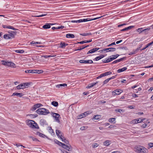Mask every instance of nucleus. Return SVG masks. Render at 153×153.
I'll return each mask as SVG.
<instances>
[{
  "mask_svg": "<svg viewBox=\"0 0 153 153\" xmlns=\"http://www.w3.org/2000/svg\"><path fill=\"white\" fill-rule=\"evenodd\" d=\"M127 69V68L126 67H124L123 68H120L118 69L117 70V72L118 73H120L126 70Z\"/></svg>",
  "mask_w": 153,
  "mask_h": 153,
  "instance_id": "23",
  "label": "nucleus"
},
{
  "mask_svg": "<svg viewBox=\"0 0 153 153\" xmlns=\"http://www.w3.org/2000/svg\"><path fill=\"white\" fill-rule=\"evenodd\" d=\"M8 33H9V35L10 37H11V38H14L15 37V35L14 34V33L11 32L10 33V32H8Z\"/></svg>",
  "mask_w": 153,
  "mask_h": 153,
  "instance_id": "49",
  "label": "nucleus"
},
{
  "mask_svg": "<svg viewBox=\"0 0 153 153\" xmlns=\"http://www.w3.org/2000/svg\"><path fill=\"white\" fill-rule=\"evenodd\" d=\"M115 118H111L109 119V122H110V123H115Z\"/></svg>",
  "mask_w": 153,
  "mask_h": 153,
  "instance_id": "43",
  "label": "nucleus"
},
{
  "mask_svg": "<svg viewBox=\"0 0 153 153\" xmlns=\"http://www.w3.org/2000/svg\"><path fill=\"white\" fill-rule=\"evenodd\" d=\"M109 80H110L109 78H108L105 79V80L103 81V85H104V84L107 83L109 81Z\"/></svg>",
  "mask_w": 153,
  "mask_h": 153,
  "instance_id": "50",
  "label": "nucleus"
},
{
  "mask_svg": "<svg viewBox=\"0 0 153 153\" xmlns=\"http://www.w3.org/2000/svg\"><path fill=\"white\" fill-rule=\"evenodd\" d=\"M35 125L34 126H33V128H36L38 129L39 128V127L37 124L35 122V123H34Z\"/></svg>",
  "mask_w": 153,
  "mask_h": 153,
  "instance_id": "47",
  "label": "nucleus"
},
{
  "mask_svg": "<svg viewBox=\"0 0 153 153\" xmlns=\"http://www.w3.org/2000/svg\"><path fill=\"white\" fill-rule=\"evenodd\" d=\"M145 120V119H141L140 118H139L138 119H134V120H133V122L134 123H139L143 122Z\"/></svg>",
  "mask_w": 153,
  "mask_h": 153,
  "instance_id": "10",
  "label": "nucleus"
},
{
  "mask_svg": "<svg viewBox=\"0 0 153 153\" xmlns=\"http://www.w3.org/2000/svg\"><path fill=\"white\" fill-rule=\"evenodd\" d=\"M40 123L41 126H44L45 125H48L46 121L44 119H42L40 120Z\"/></svg>",
  "mask_w": 153,
  "mask_h": 153,
  "instance_id": "12",
  "label": "nucleus"
},
{
  "mask_svg": "<svg viewBox=\"0 0 153 153\" xmlns=\"http://www.w3.org/2000/svg\"><path fill=\"white\" fill-rule=\"evenodd\" d=\"M91 19L90 18H88L87 19H83V22H85L87 21H91Z\"/></svg>",
  "mask_w": 153,
  "mask_h": 153,
  "instance_id": "53",
  "label": "nucleus"
},
{
  "mask_svg": "<svg viewBox=\"0 0 153 153\" xmlns=\"http://www.w3.org/2000/svg\"><path fill=\"white\" fill-rule=\"evenodd\" d=\"M118 48L120 49H124L125 50H128V48L126 46H122Z\"/></svg>",
  "mask_w": 153,
  "mask_h": 153,
  "instance_id": "51",
  "label": "nucleus"
},
{
  "mask_svg": "<svg viewBox=\"0 0 153 153\" xmlns=\"http://www.w3.org/2000/svg\"><path fill=\"white\" fill-rule=\"evenodd\" d=\"M64 27V26L62 25V26H59L57 27V29H63Z\"/></svg>",
  "mask_w": 153,
  "mask_h": 153,
  "instance_id": "63",
  "label": "nucleus"
},
{
  "mask_svg": "<svg viewBox=\"0 0 153 153\" xmlns=\"http://www.w3.org/2000/svg\"><path fill=\"white\" fill-rule=\"evenodd\" d=\"M89 46V45H87L86 46H85V45H83L81 47H80V48H78L77 49L75 50L74 51H80Z\"/></svg>",
  "mask_w": 153,
  "mask_h": 153,
  "instance_id": "20",
  "label": "nucleus"
},
{
  "mask_svg": "<svg viewBox=\"0 0 153 153\" xmlns=\"http://www.w3.org/2000/svg\"><path fill=\"white\" fill-rule=\"evenodd\" d=\"M24 87H23V88H27L28 87H29V85H30V83H23Z\"/></svg>",
  "mask_w": 153,
  "mask_h": 153,
  "instance_id": "40",
  "label": "nucleus"
},
{
  "mask_svg": "<svg viewBox=\"0 0 153 153\" xmlns=\"http://www.w3.org/2000/svg\"><path fill=\"white\" fill-rule=\"evenodd\" d=\"M36 109V107L33 105L32 107L30 108V110L32 111H34Z\"/></svg>",
  "mask_w": 153,
  "mask_h": 153,
  "instance_id": "58",
  "label": "nucleus"
},
{
  "mask_svg": "<svg viewBox=\"0 0 153 153\" xmlns=\"http://www.w3.org/2000/svg\"><path fill=\"white\" fill-rule=\"evenodd\" d=\"M141 47V46L139 47L138 48H137L135 50H133L132 52H130L128 54L129 55H131L137 53L138 51L140 50Z\"/></svg>",
  "mask_w": 153,
  "mask_h": 153,
  "instance_id": "9",
  "label": "nucleus"
},
{
  "mask_svg": "<svg viewBox=\"0 0 153 153\" xmlns=\"http://www.w3.org/2000/svg\"><path fill=\"white\" fill-rule=\"evenodd\" d=\"M100 115H96L94 116L93 119H94L95 120H98L100 119Z\"/></svg>",
  "mask_w": 153,
  "mask_h": 153,
  "instance_id": "42",
  "label": "nucleus"
},
{
  "mask_svg": "<svg viewBox=\"0 0 153 153\" xmlns=\"http://www.w3.org/2000/svg\"><path fill=\"white\" fill-rule=\"evenodd\" d=\"M115 111H116V112H118L120 113H121L122 112H125V110L123 109H115Z\"/></svg>",
  "mask_w": 153,
  "mask_h": 153,
  "instance_id": "36",
  "label": "nucleus"
},
{
  "mask_svg": "<svg viewBox=\"0 0 153 153\" xmlns=\"http://www.w3.org/2000/svg\"><path fill=\"white\" fill-rule=\"evenodd\" d=\"M28 115L30 116H32V117L33 118H35V117H37V116H38V115L37 114H35L34 115L33 114H28Z\"/></svg>",
  "mask_w": 153,
  "mask_h": 153,
  "instance_id": "57",
  "label": "nucleus"
},
{
  "mask_svg": "<svg viewBox=\"0 0 153 153\" xmlns=\"http://www.w3.org/2000/svg\"><path fill=\"white\" fill-rule=\"evenodd\" d=\"M92 41V39H91L90 40H85L84 41H81L80 42H77V43H76L75 44H83L85 43L90 42H91Z\"/></svg>",
  "mask_w": 153,
  "mask_h": 153,
  "instance_id": "15",
  "label": "nucleus"
},
{
  "mask_svg": "<svg viewBox=\"0 0 153 153\" xmlns=\"http://www.w3.org/2000/svg\"><path fill=\"white\" fill-rule=\"evenodd\" d=\"M62 147L69 151H71L72 149L71 146L70 145L68 146L65 144L64 143L63 144V145L62 146Z\"/></svg>",
  "mask_w": 153,
  "mask_h": 153,
  "instance_id": "8",
  "label": "nucleus"
},
{
  "mask_svg": "<svg viewBox=\"0 0 153 153\" xmlns=\"http://www.w3.org/2000/svg\"><path fill=\"white\" fill-rule=\"evenodd\" d=\"M9 66L13 68H15L16 67L15 64L12 62H9Z\"/></svg>",
  "mask_w": 153,
  "mask_h": 153,
  "instance_id": "30",
  "label": "nucleus"
},
{
  "mask_svg": "<svg viewBox=\"0 0 153 153\" xmlns=\"http://www.w3.org/2000/svg\"><path fill=\"white\" fill-rule=\"evenodd\" d=\"M80 35L83 36H91L92 35V34L91 33H84L80 34Z\"/></svg>",
  "mask_w": 153,
  "mask_h": 153,
  "instance_id": "35",
  "label": "nucleus"
},
{
  "mask_svg": "<svg viewBox=\"0 0 153 153\" xmlns=\"http://www.w3.org/2000/svg\"><path fill=\"white\" fill-rule=\"evenodd\" d=\"M64 137H60V139L62 140V141L63 142H64L66 144H68L69 143V141L66 140L65 139H64L63 138H64Z\"/></svg>",
  "mask_w": 153,
  "mask_h": 153,
  "instance_id": "25",
  "label": "nucleus"
},
{
  "mask_svg": "<svg viewBox=\"0 0 153 153\" xmlns=\"http://www.w3.org/2000/svg\"><path fill=\"white\" fill-rule=\"evenodd\" d=\"M111 73H112L111 72L108 71V72H105L104 73H103V74L104 75V76H105L109 75L111 74Z\"/></svg>",
  "mask_w": 153,
  "mask_h": 153,
  "instance_id": "48",
  "label": "nucleus"
},
{
  "mask_svg": "<svg viewBox=\"0 0 153 153\" xmlns=\"http://www.w3.org/2000/svg\"><path fill=\"white\" fill-rule=\"evenodd\" d=\"M51 104L55 107H57L58 105V103L57 102L53 101L51 102Z\"/></svg>",
  "mask_w": 153,
  "mask_h": 153,
  "instance_id": "34",
  "label": "nucleus"
},
{
  "mask_svg": "<svg viewBox=\"0 0 153 153\" xmlns=\"http://www.w3.org/2000/svg\"><path fill=\"white\" fill-rule=\"evenodd\" d=\"M104 76H104L103 73H102V74H101L100 76H97V79H99V78H102L103 77H104Z\"/></svg>",
  "mask_w": 153,
  "mask_h": 153,
  "instance_id": "54",
  "label": "nucleus"
},
{
  "mask_svg": "<svg viewBox=\"0 0 153 153\" xmlns=\"http://www.w3.org/2000/svg\"><path fill=\"white\" fill-rule=\"evenodd\" d=\"M153 147V143H151L148 144V148L149 149L150 148H152Z\"/></svg>",
  "mask_w": 153,
  "mask_h": 153,
  "instance_id": "52",
  "label": "nucleus"
},
{
  "mask_svg": "<svg viewBox=\"0 0 153 153\" xmlns=\"http://www.w3.org/2000/svg\"><path fill=\"white\" fill-rule=\"evenodd\" d=\"M111 59V58H108L107 59L102 60V61L104 63H108L112 61Z\"/></svg>",
  "mask_w": 153,
  "mask_h": 153,
  "instance_id": "31",
  "label": "nucleus"
},
{
  "mask_svg": "<svg viewBox=\"0 0 153 153\" xmlns=\"http://www.w3.org/2000/svg\"><path fill=\"white\" fill-rule=\"evenodd\" d=\"M116 45V44L115 43V42H112V43H111V44H109L108 45H107V47H110V46H111L113 45Z\"/></svg>",
  "mask_w": 153,
  "mask_h": 153,
  "instance_id": "60",
  "label": "nucleus"
},
{
  "mask_svg": "<svg viewBox=\"0 0 153 153\" xmlns=\"http://www.w3.org/2000/svg\"><path fill=\"white\" fill-rule=\"evenodd\" d=\"M136 151L138 153H145L147 149L143 146H139L136 148Z\"/></svg>",
  "mask_w": 153,
  "mask_h": 153,
  "instance_id": "2",
  "label": "nucleus"
},
{
  "mask_svg": "<svg viewBox=\"0 0 153 153\" xmlns=\"http://www.w3.org/2000/svg\"><path fill=\"white\" fill-rule=\"evenodd\" d=\"M79 62L81 63H85V64H92L93 63V62L91 60H79Z\"/></svg>",
  "mask_w": 153,
  "mask_h": 153,
  "instance_id": "5",
  "label": "nucleus"
},
{
  "mask_svg": "<svg viewBox=\"0 0 153 153\" xmlns=\"http://www.w3.org/2000/svg\"><path fill=\"white\" fill-rule=\"evenodd\" d=\"M67 86V84H66L64 83V84H60L59 85H56V86L57 88H59L60 87H62V86L65 87V86Z\"/></svg>",
  "mask_w": 153,
  "mask_h": 153,
  "instance_id": "37",
  "label": "nucleus"
},
{
  "mask_svg": "<svg viewBox=\"0 0 153 153\" xmlns=\"http://www.w3.org/2000/svg\"><path fill=\"white\" fill-rule=\"evenodd\" d=\"M23 94H22L21 93L15 92L12 94L11 96H16L17 97H21L23 96Z\"/></svg>",
  "mask_w": 153,
  "mask_h": 153,
  "instance_id": "17",
  "label": "nucleus"
},
{
  "mask_svg": "<svg viewBox=\"0 0 153 153\" xmlns=\"http://www.w3.org/2000/svg\"><path fill=\"white\" fill-rule=\"evenodd\" d=\"M47 15V14H42V15H39V16H34L35 17H42V16H45Z\"/></svg>",
  "mask_w": 153,
  "mask_h": 153,
  "instance_id": "61",
  "label": "nucleus"
},
{
  "mask_svg": "<svg viewBox=\"0 0 153 153\" xmlns=\"http://www.w3.org/2000/svg\"><path fill=\"white\" fill-rule=\"evenodd\" d=\"M98 144L97 143H95L94 144V145L93 146V147L94 148H95L97 147L98 146Z\"/></svg>",
  "mask_w": 153,
  "mask_h": 153,
  "instance_id": "64",
  "label": "nucleus"
},
{
  "mask_svg": "<svg viewBox=\"0 0 153 153\" xmlns=\"http://www.w3.org/2000/svg\"><path fill=\"white\" fill-rule=\"evenodd\" d=\"M66 36L67 38H74L75 36L73 34L68 33L66 35Z\"/></svg>",
  "mask_w": 153,
  "mask_h": 153,
  "instance_id": "24",
  "label": "nucleus"
},
{
  "mask_svg": "<svg viewBox=\"0 0 153 153\" xmlns=\"http://www.w3.org/2000/svg\"><path fill=\"white\" fill-rule=\"evenodd\" d=\"M23 87H24V85L23 84V83L20 84L19 85H18L16 86V88L18 89H24V88H23Z\"/></svg>",
  "mask_w": 153,
  "mask_h": 153,
  "instance_id": "28",
  "label": "nucleus"
},
{
  "mask_svg": "<svg viewBox=\"0 0 153 153\" xmlns=\"http://www.w3.org/2000/svg\"><path fill=\"white\" fill-rule=\"evenodd\" d=\"M29 138H31L32 140L33 141L37 142L38 141L39 142V141L36 138H35L32 136H29Z\"/></svg>",
  "mask_w": 153,
  "mask_h": 153,
  "instance_id": "38",
  "label": "nucleus"
},
{
  "mask_svg": "<svg viewBox=\"0 0 153 153\" xmlns=\"http://www.w3.org/2000/svg\"><path fill=\"white\" fill-rule=\"evenodd\" d=\"M16 53H23L24 52V51L23 50H18L15 51Z\"/></svg>",
  "mask_w": 153,
  "mask_h": 153,
  "instance_id": "41",
  "label": "nucleus"
},
{
  "mask_svg": "<svg viewBox=\"0 0 153 153\" xmlns=\"http://www.w3.org/2000/svg\"><path fill=\"white\" fill-rule=\"evenodd\" d=\"M34 106L36 107V108H38L41 107V106H43V105L40 103H37L36 104L34 105Z\"/></svg>",
  "mask_w": 153,
  "mask_h": 153,
  "instance_id": "45",
  "label": "nucleus"
},
{
  "mask_svg": "<svg viewBox=\"0 0 153 153\" xmlns=\"http://www.w3.org/2000/svg\"><path fill=\"white\" fill-rule=\"evenodd\" d=\"M108 49V51H106V52H113L116 51V48H107Z\"/></svg>",
  "mask_w": 153,
  "mask_h": 153,
  "instance_id": "21",
  "label": "nucleus"
},
{
  "mask_svg": "<svg viewBox=\"0 0 153 153\" xmlns=\"http://www.w3.org/2000/svg\"><path fill=\"white\" fill-rule=\"evenodd\" d=\"M55 142L56 144H57L59 146H61L62 147L63 145V144H64V143L59 142V141L58 140H55Z\"/></svg>",
  "mask_w": 153,
  "mask_h": 153,
  "instance_id": "32",
  "label": "nucleus"
},
{
  "mask_svg": "<svg viewBox=\"0 0 153 153\" xmlns=\"http://www.w3.org/2000/svg\"><path fill=\"white\" fill-rule=\"evenodd\" d=\"M35 73L40 74L43 72V71L41 70H35Z\"/></svg>",
  "mask_w": 153,
  "mask_h": 153,
  "instance_id": "44",
  "label": "nucleus"
},
{
  "mask_svg": "<svg viewBox=\"0 0 153 153\" xmlns=\"http://www.w3.org/2000/svg\"><path fill=\"white\" fill-rule=\"evenodd\" d=\"M106 103V101L104 100H100L98 102V103L99 104H101L102 103Z\"/></svg>",
  "mask_w": 153,
  "mask_h": 153,
  "instance_id": "59",
  "label": "nucleus"
},
{
  "mask_svg": "<svg viewBox=\"0 0 153 153\" xmlns=\"http://www.w3.org/2000/svg\"><path fill=\"white\" fill-rule=\"evenodd\" d=\"M36 112L39 114L44 115H46L50 113L48 110L43 108H39L36 111Z\"/></svg>",
  "mask_w": 153,
  "mask_h": 153,
  "instance_id": "1",
  "label": "nucleus"
},
{
  "mask_svg": "<svg viewBox=\"0 0 153 153\" xmlns=\"http://www.w3.org/2000/svg\"><path fill=\"white\" fill-rule=\"evenodd\" d=\"M51 114L52 116L55 118L56 121L59 123H60V121L59 118L60 117V115L58 113H54L53 112H51Z\"/></svg>",
  "mask_w": 153,
  "mask_h": 153,
  "instance_id": "3",
  "label": "nucleus"
},
{
  "mask_svg": "<svg viewBox=\"0 0 153 153\" xmlns=\"http://www.w3.org/2000/svg\"><path fill=\"white\" fill-rule=\"evenodd\" d=\"M42 56L43 57L45 58H47L48 57H52V56H51V55H43Z\"/></svg>",
  "mask_w": 153,
  "mask_h": 153,
  "instance_id": "62",
  "label": "nucleus"
},
{
  "mask_svg": "<svg viewBox=\"0 0 153 153\" xmlns=\"http://www.w3.org/2000/svg\"><path fill=\"white\" fill-rule=\"evenodd\" d=\"M90 113L89 111H86V112H84L82 114H83L84 116H86V115L90 114Z\"/></svg>",
  "mask_w": 153,
  "mask_h": 153,
  "instance_id": "56",
  "label": "nucleus"
},
{
  "mask_svg": "<svg viewBox=\"0 0 153 153\" xmlns=\"http://www.w3.org/2000/svg\"><path fill=\"white\" fill-rule=\"evenodd\" d=\"M56 134L58 137L60 138L61 137H63V136L62 134L61 131L59 130H56Z\"/></svg>",
  "mask_w": 153,
  "mask_h": 153,
  "instance_id": "13",
  "label": "nucleus"
},
{
  "mask_svg": "<svg viewBox=\"0 0 153 153\" xmlns=\"http://www.w3.org/2000/svg\"><path fill=\"white\" fill-rule=\"evenodd\" d=\"M26 73H35V70H27L25 71Z\"/></svg>",
  "mask_w": 153,
  "mask_h": 153,
  "instance_id": "27",
  "label": "nucleus"
},
{
  "mask_svg": "<svg viewBox=\"0 0 153 153\" xmlns=\"http://www.w3.org/2000/svg\"><path fill=\"white\" fill-rule=\"evenodd\" d=\"M98 83V82H97L95 83H92L89 84L88 85V86L86 87L87 88H90L93 87L94 85H95Z\"/></svg>",
  "mask_w": 153,
  "mask_h": 153,
  "instance_id": "18",
  "label": "nucleus"
},
{
  "mask_svg": "<svg viewBox=\"0 0 153 153\" xmlns=\"http://www.w3.org/2000/svg\"><path fill=\"white\" fill-rule=\"evenodd\" d=\"M111 142L110 140H107L103 142V144L105 146H108L110 145Z\"/></svg>",
  "mask_w": 153,
  "mask_h": 153,
  "instance_id": "29",
  "label": "nucleus"
},
{
  "mask_svg": "<svg viewBox=\"0 0 153 153\" xmlns=\"http://www.w3.org/2000/svg\"><path fill=\"white\" fill-rule=\"evenodd\" d=\"M150 30V29L149 28H147L146 29H144L143 30V29L142 28H138L137 29V31L138 32H140V33H143L145 31H148L149 30Z\"/></svg>",
  "mask_w": 153,
  "mask_h": 153,
  "instance_id": "19",
  "label": "nucleus"
},
{
  "mask_svg": "<svg viewBox=\"0 0 153 153\" xmlns=\"http://www.w3.org/2000/svg\"><path fill=\"white\" fill-rule=\"evenodd\" d=\"M60 48H65V42L62 43V42H61L60 44Z\"/></svg>",
  "mask_w": 153,
  "mask_h": 153,
  "instance_id": "46",
  "label": "nucleus"
},
{
  "mask_svg": "<svg viewBox=\"0 0 153 153\" xmlns=\"http://www.w3.org/2000/svg\"><path fill=\"white\" fill-rule=\"evenodd\" d=\"M122 90L120 89H117L112 92V94L113 95H119L122 92Z\"/></svg>",
  "mask_w": 153,
  "mask_h": 153,
  "instance_id": "6",
  "label": "nucleus"
},
{
  "mask_svg": "<svg viewBox=\"0 0 153 153\" xmlns=\"http://www.w3.org/2000/svg\"><path fill=\"white\" fill-rule=\"evenodd\" d=\"M126 57H123L122 58H121L119 59L116 60L114 61H113L112 63V64H115L116 63H117V62H120L121 61H122L123 60H125L126 59Z\"/></svg>",
  "mask_w": 153,
  "mask_h": 153,
  "instance_id": "11",
  "label": "nucleus"
},
{
  "mask_svg": "<svg viewBox=\"0 0 153 153\" xmlns=\"http://www.w3.org/2000/svg\"><path fill=\"white\" fill-rule=\"evenodd\" d=\"M119 56V54H117L116 55H112L111 56V57L110 58L112 60H112L116 59V58H117ZM110 57H111V56H110Z\"/></svg>",
  "mask_w": 153,
  "mask_h": 153,
  "instance_id": "26",
  "label": "nucleus"
},
{
  "mask_svg": "<svg viewBox=\"0 0 153 153\" xmlns=\"http://www.w3.org/2000/svg\"><path fill=\"white\" fill-rule=\"evenodd\" d=\"M26 123L27 125H28L30 127L33 128V126H34V123L35 121L32 120H27Z\"/></svg>",
  "mask_w": 153,
  "mask_h": 153,
  "instance_id": "4",
  "label": "nucleus"
},
{
  "mask_svg": "<svg viewBox=\"0 0 153 153\" xmlns=\"http://www.w3.org/2000/svg\"><path fill=\"white\" fill-rule=\"evenodd\" d=\"M134 27V26H130L126 27H125L123 29L120 30L121 31H127L131 29Z\"/></svg>",
  "mask_w": 153,
  "mask_h": 153,
  "instance_id": "14",
  "label": "nucleus"
},
{
  "mask_svg": "<svg viewBox=\"0 0 153 153\" xmlns=\"http://www.w3.org/2000/svg\"><path fill=\"white\" fill-rule=\"evenodd\" d=\"M105 56L104 55H101L100 56H97L96 58H94L93 60L95 61H98L103 58L105 57Z\"/></svg>",
  "mask_w": 153,
  "mask_h": 153,
  "instance_id": "16",
  "label": "nucleus"
},
{
  "mask_svg": "<svg viewBox=\"0 0 153 153\" xmlns=\"http://www.w3.org/2000/svg\"><path fill=\"white\" fill-rule=\"evenodd\" d=\"M49 130V132L52 134L53 133L54 134V132L53 131V130L52 129L51 127H50Z\"/></svg>",
  "mask_w": 153,
  "mask_h": 153,
  "instance_id": "55",
  "label": "nucleus"
},
{
  "mask_svg": "<svg viewBox=\"0 0 153 153\" xmlns=\"http://www.w3.org/2000/svg\"><path fill=\"white\" fill-rule=\"evenodd\" d=\"M1 62L2 65L9 66V62H6L4 60H2Z\"/></svg>",
  "mask_w": 153,
  "mask_h": 153,
  "instance_id": "33",
  "label": "nucleus"
},
{
  "mask_svg": "<svg viewBox=\"0 0 153 153\" xmlns=\"http://www.w3.org/2000/svg\"><path fill=\"white\" fill-rule=\"evenodd\" d=\"M100 49L99 48H94L88 51L87 53V54H88L90 53H92L95 52L96 51L99 50Z\"/></svg>",
  "mask_w": 153,
  "mask_h": 153,
  "instance_id": "7",
  "label": "nucleus"
},
{
  "mask_svg": "<svg viewBox=\"0 0 153 153\" xmlns=\"http://www.w3.org/2000/svg\"><path fill=\"white\" fill-rule=\"evenodd\" d=\"M42 27L44 29H47L50 28L51 27V26L49 24V23H47L46 24L44 25Z\"/></svg>",
  "mask_w": 153,
  "mask_h": 153,
  "instance_id": "22",
  "label": "nucleus"
},
{
  "mask_svg": "<svg viewBox=\"0 0 153 153\" xmlns=\"http://www.w3.org/2000/svg\"><path fill=\"white\" fill-rule=\"evenodd\" d=\"M36 134L39 135L40 137H45V134L38 131L36 132Z\"/></svg>",
  "mask_w": 153,
  "mask_h": 153,
  "instance_id": "39",
  "label": "nucleus"
}]
</instances>
